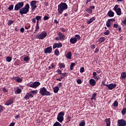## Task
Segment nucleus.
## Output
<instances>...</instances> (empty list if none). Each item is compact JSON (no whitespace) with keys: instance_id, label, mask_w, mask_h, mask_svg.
I'll use <instances>...</instances> for the list:
<instances>
[{"instance_id":"1","label":"nucleus","mask_w":126,"mask_h":126,"mask_svg":"<svg viewBox=\"0 0 126 126\" xmlns=\"http://www.w3.org/2000/svg\"><path fill=\"white\" fill-rule=\"evenodd\" d=\"M68 5L65 2H61L60 4H59L58 5V12L59 14L62 15L64 10L67 9Z\"/></svg>"},{"instance_id":"2","label":"nucleus","mask_w":126,"mask_h":126,"mask_svg":"<svg viewBox=\"0 0 126 126\" xmlns=\"http://www.w3.org/2000/svg\"><path fill=\"white\" fill-rule=\"evenodd\" d=\"M30 8V4L29 3H26L24 7L20 9L19 13L21 15L27 14L29 12Z\"/></svg>"},{"instance_id":"3","label":"nucleus","mask_w":126,"mask_h":126,"mask_svg":"<svg viewBox=\"0 0 126 126\" xmlns=\"http://www.w3.org/2000/svg\"><path fill=\"white\" fill-rule=\"evenodd\" d=\"M39 93L42 96H51L52 95L51 93L47 91L45 87H43V88L40 89Z\"/></svg>"},{"instance_id":"4","label":"nucleus","mask_w":126,"mask_h":126,"mask_svg":"<svg viewBox=\"0 0 126 126\" xmlns=\"http://www.w3.org/2000/svg\"><path fill=\"white\" fill-rule=\"evenodd\" d=\"M81 37L79 34H75L74 37L70 39V43L72 44H75L78 40H80Z\"/></svg>"},{"instance_id":"5","label":"nucleus","mask_w":126,"mask_h":126,"mask_svg":"<svg viewBox=\"0 0 126 126\" xmlns=\"http://www.w3.org/2000/svg\"><path fill=\"white\" fill-rule=\"evenodd\" d=\"M47 36V33L46 32H42L41 33L36 34V38L40 40H43Z\"/></svg>"},{"instance_id":"6","label":"nucleus","mask_w":126,"mask_h":126,"mask_svg":"<svg viewBox=\"0 0 126 126\" xmlns=\"http://www.w3.org/2000/svg\"><path fill=\"white\" fill-rule=\"evenodd\" d=\"M64 112H61L59 113L57 116V121L59 122L60 123H62L64 120Z\"/></svg>"},{"instance_id":"7","label":"nucleus","mask_w":126,"mask_h":126,"mask_svg":"<svg viewBox=\"0 0 126 126\" xmlns=\"http://www.w3.org/2000/svg\"><path fill=\"white\" fill-rule=\"evenodd\" d=\"M24 3L23 1L19 2L15 5L14 10L15 11H18L22 7L24 6Z\"/></svg>"},{"instance_id":"8","label":"nucleus","mask_w":126,"mask_h":126,"mask_svg":"<svg viewBox=\"0 0 126 126\" xmlns=\"http://www.w3.org/2000/svg\"><path fill=\"white\" fill-rule=\"evenodd\" d=\"M40 84L41 83L40 82L38 81H35L34 82H33L32 84L29 83L28 87L33 88V89H36L38 86H39Z\"/></svg>"},{"instance_id":"9","label":"nucleus","mask_w":126,"mask_h":126,"mask_svg":"<svg viewBox=\"0 0 126 126\" xmlns=\"http://www.w3.org/2000/svg\"><path fill=\"white\" fill-rule=\"evenodd\" d=\"M36 0H32L31 1L30 4L31 6V11L32 12L34 11V10L37 8V5H36Z\"/></svg>"},{"instance_id":"10","label":"nucleus","mask_w":126,"mask_h":126,"mask_svg":"<svg viewBox=\"0 0 126 126\" xmlns=\"http://www.w3.org/2000/svg\"><path fill=\"white\" fill-rule=\"evenodd\" d=\"M117 126H126V121L124 119L118 120Z\"/></svg>"},{"instance_id":"11","label":"nucleus","mask_w":126,"mask_h":126,"mask_svg":"<svg viewBox=\"0 0 126 126\" xmlns=\"http://www.w3.org/2000/svg\"><path fill=\"white\" fill-rule=\"evenodd\" d=\"M63 47V43L62 42H57L54 43L53 45V48L54 49L56 48H61Z\"/></svg>"},{"instance_id":"12","label":"nucleus","mask_w":126,"mask_h":126,"mask_svg":"<svg viewBox=\"0 0 126 126\" xmlns=\"http://www.w3.org/2000/svg\"><path fill=\"white\" fill-rule=\"evenodd\" d=\"M57 72L58 73V74L60 75L62 77H63V79L67 77L68 75V73L65 72L63 73L62 72V70H60V69H58L57 70Z\"/></svg>"},{"instance_id":"13","label":"nucleus","mask_w":126,"mask_h":126,"mask_svg":"<svg viewBox=\"0 0 126 126\" xmlns=\"http://www.w3.org/2000/svg\"><path fill=\"white\" fill-rule=\"evenodd\" d=\"M52 46H49L44 49V53L45 54H51L52 52Z\"/></svg>"},{"instance_id":"14","label":"nucleus","mask_w":126,"mask_h":126,"mask_svg":"<svg viewBox=\"0 0 126 126\" xmlns=\"http://www.w3.org/2000/svg\"><path fill=\"white\" fill-rule=\"evenodd\" d=\"M57 35L59 37H60V39H61V40H64L66 39V37L63 33H62L61 32H59L57 33Z\"/></svg>"},{"instance_id":"15","label":"nucleus","mask_w":126,"mask_h":126,"mask_svg":"<svg viewBox=\"0 0 126 126\" xmlns=\"http://www.w3.org/2000/svg\"><path fill=\"white\" fill-rule=\"evenodd\" d=\"M14 101V98L13 97L10 98L9 99H8L7 101H6V103H5V105L6 106H9L11 104H13Z\"/></svg>"},{"instance_id":"16","label":"nucleus","mask_w":126,"mask_h":126,"mask_svg":"<svg viewBox=\"0 0 126 126\" xmlns=\"http://www.w3.org/2000/svg\"><path fill=\"white\" fill-rule=\"evenodd\" d=\"M34 95L32 94L27 93L26 95L24 96V99H25L26 100L30 99V98L33 97Z\"/></svg>"},{"instance_id":"17","label":"nucleus","mask_w":126,"mask_h":126,"mask_svg":"<svg viewBox=\"0 0 126 126\" xmlns=\"http://www.w3.org/2000/svg\"><path fill=\"white\" fill-rule=\"evenodd\" d=\"M106 87L108 89L110 90H112L113 89H115L117 87V85L112 83L109 85H107Z\"/></svg>"},{"instance_id":"18","label":"nucleus","mask_w":126,"mask_h":126,"mask_svg":"<svg viewBox=\"0 0 126 126\" xmlns=\"http://www.w3.org/2000/svg\"><path fill=\"white\" fill-rule=\"evenodd\" d=\"M90 85L93 87L95 86L96 82L94 79H91L89 80Z\"/></svg>"},{"instance_id":"19","label":"nucleus","mask_w":126,"mask_h":126,"mask_svg":"<svg viewBox=\"0 0 126 126\" xmlns=\"http://www.w3.org/2000/svg\"><path fill=\"white\" fill-rule=\"evenodd\" d=\"M12 80H15L18 83H21L22 82V79L20 78L19 77H14L11 78Z\"/></svg>"},{"instance_id":"20","label":"nucleus","mask_w":126,"mask_h":126,"mask_svg":"<svg viewBox=\"0 0 126 126\" xmlns=\"http://www.w3.org/2000/svg\"><path fill=\"white\" fill-rule=\"evenodd\" d=\"M65 57L67 59H69V60H71L72 59V52H71V51H68Z\"/></svg>"},{"instance_id":"21","label":"nucleus","mask_w":126,"mask_h":126,"mask_svg":"<svg viewBox=\"0 0 126 126\" xmlns=\"http://www.w3.org/2000/svg\"><path fill=\"white\" fill-rule=\"evenodd\" d=\"M96 19L95 17H92L91 18H90L89 20L87 21V24H91L92 23H93L95 20Z\"/></svg>"},{"instance_id":"22","label":"nucleus","mask_w":126,"mask_h":126,"mask_svg":"<svg viewBox=\"0 0 126 126\" xmlns=\"http://www.w3.org/2000/svg\"><path fill=\"white\" fill-rule=\"evenodd\" d=\"M115 11L117 15L121 16L122 15V9L120 7H119L118 9L116 10Z\"/></svg>"},{"instance_id":"23","label":"nucleus","mask_w":126,"mask_h":126,"mask_svg":"<svg viewBox=\"0 0 126 126\" xmlns=\"http://www.w3.org/2000/svg\"><path fill=\"white\" fill-rule=\"evenodd\" d=\"M107 15L109 17H113L114 16V12L110 10L108 12Z\"/></svg>"},{"instance_id":"24","label":"nucleus","mask_w":126,"mask_h":126,"mask_svg":"<svg viewBox=\"0 0 126 126\" xmlns=\"http://www.w3.org/2000/svg\"><path fill=\"white\" fill-rule=\"evenodd\" d=\"M106 26L107 28H111V21L108 19V20L106 21Z\"/></svg>"},{"instance_id":"25","label":"nucleus","mask_w":126,"mask_h":126,"mask_svg":"<svg viewBox=\"0 0 126 126\" xmlns=\"http://www.w3.org/2000/svg\"><path fill=\"white\" fill-rule=\"evenodd\" d=\"M105 122L106 123V126H111V119L108 118L105 120Z\"/></svg>"},{"instance_id":"26","label":"nucleus","mask_w":126,"mask_h":126,"mask_svg":"<svg viewBox=\"0 0 126 126\" xmlns=\"http://www.w3.org/2000/svg\"><path fill=\"white\" fill-rule=\"evenodd\" d=\"M106 40V38L104 37H99L98 39V42L102 43Z\"/></svg>"},{"instance_id":"27","label":"nucleus","mask_w":126,"mask_h":126,"mask_svg":"<svg viewBox=\"0 0 126 126\" xmlns=\"http://www.w3.org/2000/svg\"><path fill=\"white\" fill-rule=\"evenodd\" d=\"M97 73L95 72H93V76L94 78L97 80L100 79V77L99 76H97Z\"/></svg>"},{"instance_id":"28","label":"nucleus","mask_w":126,"mask_h":126,"mask_svg":"<svg viewBox=\"0 0 126 126\" xmlns=\"http://www.w3.org/2000/svg\"><path fill=\"white\" fill-rule=\"evenodd\" d=\"M59 90H60V88L58 86L55 87L53 88V92L55 94H57L58 93Z\"/></svg>"},{"instance_id":"29","label":"nucleus","mask_w":126,"mask_h":126,"mask_svg":"<svg viewBox=\"0 0 126 126\" xmlns=\"http://www.w3.org/2000/svg\"><path fill=\"white\" fill-rule=\"evenodd\" d=\"M59 66L60 68V69L65 68V64L64 63H59Z\"/></svg>"},{"instance_id":"30","label":"nucleus","mask_w":126,"mask_h":126,"mask_svg":"<svg viewBox=\"0 0 126 126\" xmlns=\"http://www.w3.org/2000/svg\"><path fill=\"white\" fill-rule=\"evenodd\" d=\"M12 57H10V56H7V57H6V62L7 63H10L12 61Z\"/></svg>"},{"instance_id":"31","label":"nucleus","mask_w":126,"mask_h":126,"mask_svg":"<svg viewBox=\"0 0 126 126\" xmlns=\"http://www.w3.org/2000/svg\"><path fill=\"white\" fill-rule=\"evenodd\" d=\"M121 78L123 79H125L126 78V72H123L121 74Z\"/></svg>"},{"instance_id":"32","label":"nucleus","mask_w":126,"mask_h":126,"mask_svg":"<svg viewBox=\"0 0 126 126\" xmlns=\"http://www.w3.org/2000/svg\"><path fill=\"white\" fill-rule=\"evenodd\" d=\"M75 65V63H72L70 64V70H73V68H74V66Z\"/></svg>"},{"instance_id":"33","label":"nucleus","mask_w":126,"mask_h":126,"mask_svg":"<svg viewBox=\"0 0 126 126\" xmlns=\"http://www.w3.org/2000/svg\"><path fill=\"white\" fill-rule=\"evenodd\" d=\"M13 23H14V21L12 20H9L7 22V25L8 26H11V25H12L13 24Z\"/></svg>"},{"instance_id":"34","label":"nucleus","mask_w":126,"mask_h":126,"mask_svg":"<svg viewBox=\"0 0 126 126\" xmlns=\"http://www.w3.org/2000/svg\"><path fill=\"white\" fill-rule=\"evenodd\" d=\"M86 11L87 13H89V14H92L93 13V10L91 9L90 8H88L86 9Z\"/></svg>"},{"instance_id":"35","label":"nucleus","mask_w":126,"mask_h":126,"mask_svg":"<svg viewBox=\"0 0 126 126\" xmlns=\"http://www.w3.org/2000/svg\"><path fill=\"white\" fill-rule=\"evenodd\" d=\"M54 54L55 55V56H58L59 55V54H60V51L59 50H58V49H56L55 51H54Z\"/></svg>"},{"instance_id":"36","label":"nucleus","mask_w":126,"mask_h":126,"mask_svg":"<svg viewBox=\"0 0 126 126\" xmlns=\"http://www.w3.org/2000/svg\"><path fill=\"white\" fill-rule=\"evenodd\" d=\"M96 93H94L93 94L92 96V98L91 99L92 100H94L96 99Z\"/></svg>"},{"instance_id":"37","label":"nucleus","mask_w":126,"mask_h":126,"mask_svg":"<svg viewBox=\"0 0 126 126\" xmlns=\"http://www.w3.org/2000/svg\"><path fill=\"white\" fill-rule=\"evenodd\" d=\"M110 33V31H108V30H106L105 32H104V34L105 35H108Z\"/></svg>"},{"instance_id":"38","label":"nucleus","mask_w":126,"mask_h":126,"mask_svg":"<svg viewBox=\"0 0 126 126\" xmlns=\"http://www.w3.org/2000/svg\"><path fill=\"white\" fill-rule=\"evenodd\" d=\"M13 8H14V5L11 4V5H10L8 7V9L9 11H11L13 9Z\"/></svg>"},{"instance_id":"39","label":"nucleus","mask_w":126,"mask_h":126,"mask_svg":"<svg viewBox=\"0 0 126 126\" xmlns=\"http://www.w3.org/2000/svg\"><path fill=\"white\" fill-rule=\"evenodd\" d=\"M53 126H62V125L58 122H56L55 123H54Z\"/></svg>"},{"instance_id":"40","label":"nucleus","mask_w":126,"mask_h":126,"mask_svg":"<svg viewBox=\"0 0 126 126\" xmlns=\"http://www.w3.org/2000/svg\"><path fill=\"white\" fill-rule=\"evenodd\" d=\"M35 19L36 20V21H39L40 20H41L42 19V16H35Z\"/></svg>"},{"instance_id":"41","label":"nucleus","mask_w":126,"mask_h":126,"mask_svg":"<svg viewBox=\"0 0 126 126\" xmlns=\"http://www.w3.org/2000/svg\"><path fill=\"white\" fill-rule=\"evenodd\" d=\"M39 25H36L35 26V32H37L38 30H39Z\"/></svg>"},{"instance_id":"42","label":"nucleus","mask_w":126,"mask_h":126,"mask_svg":"<svg viewBox=\"0 0 126 126\" xmlns=\"http://www.w3.org/2000/svg\"><path fill=\"white\" fill-rule=\"evenodd\" d=\"M113 106L114 107H118L119 106V103L117 101H115L113 103Z\"/></svg>"},{"instance_id":"43","label":"nucleus","mask_w":126,"mask_h":126,"mask_svg":"<svg viewBox=\"0 0 126 126\" xmlns=\"http://www.w3.org/2000/svg\"><path fill=\"white\" fill-rule=\"evenodd\" d=\"M86 125V123L85 122V121H83L82 122L80 123V124H79V126H85Z\"/></svg>"},{"instance_id":"44","label":"nucleus","mask_w":126,"mask_h":126,"mask_svg":"<svg viewBox=\"0 0 126 126\" xmlns=\"http://www.w3.org/2000/svg\"><path fill=\"white\" fill-rule=\"evenodd\" d=\"M30 58L29 57V56H26L24 58V61L25 62H29L30 61Z\"/></svg>"},{"instance_id":"45","label":"nucleus","mask_w":126,"mask_h":126,"mask_svg":"<svg viewBox=\"0 0 126 126\" xmlns=\"http://www.w3.org/2000/svg\"><path fill=\"white\" fill-rule=\"evenodd\" d=\"M126 113V108H124L122 110V114L123 115H125Z\"/></svg>"},{"instance_id":"46","label":"nucleus","mask_w":126,"mask_h":126,"mask_svg":"<svg viewBox=\"0 0 126 126\" xmlns=\"http://www.w3.org/2000/svg\"><path fill=\"white\" fill-rule=\"evenodd\" d=\"M22 90L21 89H18L16 91L17 94H20Z\"/></svg>"},{"instance_id":"47","label":"nucleus","mask_w":126,"mask_h":126,"mask_svg":"<svg viewBox=\"0 0 126 126\" xmlns=\"http://www.w3.org/2000/svg\"><path fill=\"white\" fill-rule=\"evenodd\" d=\"M119 5L118 4H116L113 8L114 11H116L119 9Z\"/></svg>"},{"instance_id":"48","label":"nucleus","mask_w":126,"mask_h":126,"mask_svg":"<svg viewBox=\"0 0 126 126\" xmlns=\"http://www.w3.org/2000/svg\"><path fill=\"white\" fill-rule=\"evenodd\" d=\"M31 93H32V94H37L38 91L37 90L32 91H31Z\"/></svg>"},{"instance_id":"49","label":"nucleus","mask_w":126,"mask_h":126,"mask_svg":"<svg viewBox=\"0 0 126 126\" xmlns=\"http://www.w3.org/2000/svg\"><path fill=\"white\" fill-rule=\"evenodd\" d=\"M67 122H69L71 121V117L69 116H66Z\"/></svg>"},{"instance_id":"50","label":"nucleus","mask_w":126,"mask_h":126,"mask_svg":"<svg viewBox=\"0 0 126 126\" xmlns=\"http://www.w3.org/2000/svg\"><path fill=\"white\" fill-rule=\"evenodd\" d=\"M84 70H85L84 67H82L80 68V73H82L84 72Z\"/></svg>"},{"instance_id":"51","label":"nucleus","mask_w":126,"mask_h":126,"mask_svg":"<svg viewBox=\"0 0 126 126\" xmlns=\"http://www.w3.org/2000/svg\"><path fill=\"white\" fill-rule=\"evenodd\" d=\"M76 82L77 84H81L82 83V81L81 79H78L77 81H76Z\"/></svg>"},{"instance_id":"52","label":"nucleus","mask_w":126,"mask_h":126,"mask_svg":"<svg viewBox=\"0 0 126 126\" xmlns=\"http://www.w3.org/2000/svg\"><path fill=\"white\" fill-rule=\"evenodd\" d=\"M49 19V17L47 16H44L43 17L44 21L48 20Z\"/></svg>"},{"instance_id":"53","label":"nucleus","mask_w":126,"mask_h":126,"mask_svg":"<svg viewBox=\"0 0 126 126\" xmlns=\"http://www.w3.org/2000/svg\"><path fill=\"white\" fill-rule=\"evenodd\" d=\"M2 90L4 93H7L8 92V90L5 87L3 88Z\"/></svg>"},{"instance_id":"54","label":"nucleus","mask_w":126,"mask_h":126,"mask_svg":"<svg viewBox=\"0 0 126 126\" xmlns=\"http://www.w3.org/2000/svg\"><path fill=\"white\" fill-rule=\"evenodd\" d=\"M24 31H25V29H24V27L21 28V29H20V32H21V33H24Z\"/></svg>"},{"instance_id":"55","label":"nucleus","mask_w":126,"mask_h":126,"mask_svg":"<svg viewBox=\"0 0 126 126\" xmlns=\"http://www.w3.org/2000/svg\"><path fill=\"white\" fill-rule=\"evenodd\" d=\"M3 107L0 105V114L3 111Z\"/></svg>"},{"instance_id":"56","label":"nucleus","mask_w":126,"mask_h":126,"mask_svg":"<svg viewBox=\"0 0 126 126\" xmlns=\"http://www.w3.org/2000/svg\"><path fill=\"white\" fill-rule=\"evenodd\" d=\"M31 27V26L30 25L27 26V25H25V29L28 30L29 28H30Z\"/></svg>"},{"instance_id":"57","label":"nucleus","mask_w":126,"mask_h":126,"mask_svg":"<svg viewBox=\"0 0 126 126\" xmlns=\"http://www.w3.org/2000/svg\"><path fill=\"white\" fill-rule=\"evenodd\" d=\"M113 27L114 28H118L119 27V25L118 24H114Z\"/></svg>"},{"instance_id":"58","label":"nucleus","mask_w":126,"mask_h":126,"mask_svg":"<svg viewBox=\"0 0 126 126\" xmlns=\"http://www.w3.org/2000/svg\"><path fill=\"white\" fill-rule=\"evenodd\" d=\"M55 40L57 41L62 40V39H61V38H60V36H57L56 37H55Z\"/></svg>"},{"instance_id":"59","label":"nucleus","mask_w":126,"mask_h":126,"mask_svg":"<svg viewBox=\"0 0 126 126\" xmlns=\"http://www.w3.org/2000/svg\"><path fill=\"white\" fill-rule=\"evenodd\" d=\"M36 18H33L32 19V23H36Z\"/></svg>"},{"instance_id":"60","label":"nucleus","mask_w":126,"mask_h":126,"mask_svg":"<svg viewBox=\"0 0 126 126\" xmlns=\"http://www.w3.org/2000/svg\"><path fill=\"white\" fill-rule=\"evenodd\" d=\"M91 48L92 49H94L95 48V44H92V45H91Z\"/></svg>"},{"instance_id":"61","label":"nucleus","mask_w":126,"mask_h":126,"mask_svg":"<svg viewBox=\"0 0 126 126\" xmlns=\"http://www.w3.org/2000/svg\"><path fill=\"white\" fill-rule=\"evenodd\" d=\"M99 48H96L94 51V53L97 54L99 52Z\"/></svg>"},{"instance_id":"62","label":"nucleus","mask_w":126,"mask_h":126,"mask_svg":"<svg viewBox=\"0 0 126 126\" xmlns=\"http://www.w3.org/2000/svg\"><path fill=\"white\" fill-rule=\"evenodd\" d=\"M51 66V68L52 69L55 68V67H56L55 65L53 63H52Z\"/></svg>"},{"instance_id":"63","label":"nucleus","mask_w":126,"mask_h":126,"mask_svg":"<svg viewBox=\"0 0 126 126\" xmlns=\"http://www.w3.org/2000/svg\"><path fill=\"white\" fill-rule=\"evenodd\" d=\"M122 23H123L125 25H126V18L122 21Z\"/></svg>"},{"instance_id":"64","label":"nucleus","mask_w":126,"mask_h":126,"mask_svg":"<svg viewBox=\"0 0 126 126\" xmlns=\"http://www.w3.org/2000/svg\"><path fill=\"white\" fill-rule=\"evenodd\" d=\"M15 124V123H10V124L8 126H14Z\"/></svg>"}]
</instances>
